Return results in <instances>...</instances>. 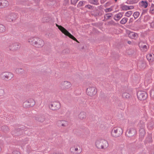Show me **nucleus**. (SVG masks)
<instances>
[{
    "label": "nucleus",
    "instance_id": "f257e3e1",
    "mask_svg": "<svg viewBox=\"0 0 154 154\" xmlns=\"http://www.w3.org/2000/svg\"><path fill=\"white\" fill-rule=\"evenodd\" d=\"M28 42L36 48H40L43 47L45 44L42 39L36 37H32L28 39Z\"/></svg>",
    "mask_w": 154,
    "mask_h": 154
},
{
    "label": "nucleus",
    "instance_id": "f03ea898",
    "mask_svg": "<svg viewBox=\"0 0 154 154\" xmlns=\"http://www.w3.org/2000/svg\"><path fill=\"white\" fill-rule=\"evenodd\" d=\"M95 144L97 149L103 150L107 149L109 146L108 141L104 139L97 140L95 142Z\"/></svg>",
    "mask_w": 154,
    "mask_h": 154
},
{
    "label": "nucleus",
    "instance_id": "7ed1b4c3",
    "mask_svg": "<svg viewBox=\"0 0 154 154\" xmlns=\"http://www.w3.org/2000/svg\"><path fill=\"white\" fill-rule=\"evenodd\" d=\"M123 130L120 127H113L111 131V136L115 137H117L120 136L123 133Z\"/></svg>",
    "mask_w": 154,
    "mask_h": 154
},
{
    "label": "nucleus",
    "instance_id": "20e7f679",
    "mask_svg": "<svg viewBox=\"0 0 154 154\" xmlns=\"http://www.w3.org/2000/svg\"><path fill=\"white\" fill-rule=\"evenodd\" d=\"M57 26L58 27V28L61 31V32L63 33L65 35L68 36L71 38L72 39L76 41V42H78V40L76 39L69 32H68L65 28L61 26H59L56 24Z\"/></svg>",
    "mask_w": 154,
    "mask_h": 154
},
{
    "label": "nucleus",
    "instance_id": "39448f33",
    "mask_svg": "<svg viewBox=\"0 0 154 154\" xmlns=\"http://www.w3.org/2000/svg\"><path fill=\"white\" fill-rule=\"evenodd\" d=\"M13 76V75L12 73L6 71L2 72L0 74V78L5 80L11 79Z\"/></svg>",
    "mask_w": 154,
    "mask_h": 154
},
{
    "label": "nucleus",
    "instance_id": "423d86ee",
    "mask_svg": "<svg viewBox=\"0 0 154 154\" xmlns=\"http://www.w3.org/2000/svg\"><path fill=\"white\" fill-rule=\"evenodd\" d=\"M9 50L15 51L20 49L21 47L20 44L18 42H15L12 44H8L7 45Z\"/></svg>",
    "mask_w": 154,
    "mask_h": 154
},
{
    "label": "nucleus",
    "instance_id": "0eeeda50",
    "mask_svg": "<svg viewBox=\"0 0 154 154\" xmlns=\"http://www.w3.org/2000/svg\"><path fill=\"white\" fill-rule=\"evenodd\" d=\"M35 104V102L34 100L32 98H29L23 103V106L25 108H27L34 106Z\"/></svg>",
    "mask_w": 154,
    "mask_h": 154
},
{
    "label": "nucleus",
    "instance_id": "6e6552de",
    "mask_svg": "<svg viewBox=\"0 0 154 154\" xmlns=\"http://www.w3.org/2000/svg\"><path fill=\"white\" fill-rule=\"evenodd\" d=\"M97 90L94 87H89L86 90V93L87 95L91 97H92L97 94Z\"/></svg>",
    "mask_w": 154,
    "mask_h": 154
},
{
    "label": "nucleus",
    "instance_id": "1a4fd4ad",
    "mask_svg": "<svg viewBox=\"0 0 154 154\" xmlns=\"http://www.w3.org/2000/svg\"><path fill=\"white\" fill-rule=\"evenodd\" d=\"M72 86V84L68 81H62L60 83L59 87L62 90H67L69 89Z\"/></svg>",
    "mask_w": 154,
    "mask_h": 154
},
{
    "label": "nucleus",
    "instance_id": "9d476101",
    "mask_svg": "<svg viewBox=\"0 0 154 154\" xmlns=\"http://www.w3.org/2000/svg\"><path fill=\"white\" fill-rule=\"evenodd\" d=\"M138 98L140 100H144L146 99L147 94L146 92L144 91H139L137 93Z\"/></svg>",
    "mask_w": 154,
    "mask_h": 154
},
{
    "label": "nucleus",
    "instance_id": "9b49d317",
    "mask_svg": "<svg viewBox=\"0 0 154 154\" xmlns=\"http://www.w3.org/2000/svg\"><path fill=\"white\" fill-rule=\"evenodd\" d=\"M49 108L52 110L55 111L59 109L60 107V103L58 102L52 103L49 105Z\"/></svg>",
    "mask_w": 154,
    "mask_h": 154
},
{
    "label": "nucleus",
    "instance_id": "f8f14e48",
    "mask_svg": "<svg viewBox=\"0 0 154 154\" xmlns=\"http://www.w3.org/2000/svg\"><path fill=\"white\" fill-rule=\"evenodd\" d=\"M17 17V13H12L8 15L6 20L9 22H12L15 21Z\"/></svg>",
    "mask_w": 154,
    "mask_h": 154
},
{
    "label": "nucleus",
    "instance_id": "ddd939ff",
    "mask_svg": "<svg viewBox=\"0 0 154 154\" xmlns=\"http://www.w3.org/2000/svg\"><path fill=\"white\" fill-rule=\"evenodd\" d=\"M80 148L79 146H73L70 148V151L74 154H77L80 153L81 151Z\"/></svg>",
    "mask_w": 154,
    "mask_h": 154
},
{
    "label": "nucleus",
    "instance_id": "4468645a",
    "mask_svg": "<svg viewBox=\"0 0 154 154\" xmlns=\"http://www.w3.org/2000/svg\"><path fill=\"white\" fill-rule=\"evenodd\" d=\"M56 125L59 127L63 128L68 126V122L64 120H58L57 122Z\"/></svg>",
    "mask_w": 154,
    "mask_h": 154
},
{
    "label": "nucleus",
    "instance_id": "2eb2a0df",
    "mask_svg": "<svg viewBox=\"0 0 154 154\" xmlns=\"http://www.w3.org/2000/svg\"><path fill=\"white\" fill-rule=\"evenodd\" d=\"M35 120L40 122H43L45 120V116L43 115H38L34 117Z\"/></svg>",
    "mask_w": 154,
    "mask_h": 154
},
{
    "label": "nucleus",
    "instance_id": "dca6fc26",
    "mask_svg": "<svg viewBox=\"0 0 154 154\" xmlns=\"http://www.w3.org/2000/svg\"><path fill=\"white\" fill-rule=\"evenodd\" d=\"M9 5V2L7 0H0V9L7 7Z\"/></svg>",
    "mask_w": 154,
    "mask_h": 154
},
{
    "label": "nucleus",
    "instance_id": "f3484780",
    "mask_svg": "<svg viewBox=\"0 0 154 154\" xmlns=\"http://www.w3.org/2000/svg\"><path fill=\"white\" fill-rule=\"evenodd\" d=\"M121 8L123 11H127L129 10H132L134 8V7L133 6H128L123 5H120Z\"/></svg>",
    "mask_w": 154,
    "mask_h": 154
},
{
    "label": "nucleus",
    "instance_id": "a211bd4d",
    "mask_svg": "<svg viewBox=\"0 0 154 154\" xmlns=\"http://www.w3.org/2000/svg\"><path fill=\"white\" fill-rule=\"evenodd\" d=\"M144 124H143L139 130V132L140 136L141 137H143L145 135V131L144 129Z\"/></svg>",
    "mask_w": 154,
    "mask_h": 154
},
{
    "label": "nucleus",
    "instance_id": "6ab92c4d",
    "mask_svg": "<svg viewBox=\"0 0 154 154\" xmlns=\"http://www.w3.org/2000/svg\"><path fill=\"white\" fill-rule=\"evenodd\" d=\"M136 133V130L133 128H130L128 132V136L131 137L135 135Z\"/></svg>",
    "mask_w": 154,
    "mask_h": 154
},
{
    "label": "nucleus",
    "instance_id": "aec40b11",
    "mask_svg": "<svg viewBox=\"0 0 154 154\" xmlns=\"http://www.w3.org/2000/svg\"><path fill=\"white\" fill-rule=\"evenodd\" d=\"M123 14L121 12H119L115 14L114 17V19L116 21H118L122 17Z\"/></svg>",
    "mask_w": 154,
    "mask_h": 154
},
{
    "label": "nucleus",
    "instance_id": "412c9836",
    "mask_svg": "<svg viewBox=\"0 0 154 154\" xmlns=\"http://www.w3.org/2000/svg\"><path fill=\"white\" fill-rule=\"evenodd\" d=\"M139 5L141 7L146 8L148 6V3L146 1H142L140 2Z\"/></svg>",
    "mask_w": 154,
    "mask_h": 154
},
{
    "label": "nucleus",
    "instance_id": "4be33fe9",
    "mask_svg": "<svg viewBox=\"0 0 154 154\" xmlns=\"http://www.w3.org/2000/svg\"><path fill=\"white\" fill-rule=\"evenodd\" d=\"M79 118L81 120H83L86 118V113L84 112H81L79 115Z\"/></svg>",
    "mask_w": 154,
    "mask_h": 154
},
{
    "label": "nucleus",
    "instance_id": "5701e85b",
    "mask_svg": "<svg viewBox=\"0 0 154 154\" xmlns=\"http://www.w3.org/2000/svg\"><path fill=\"white\" fill-rule=\"evenodd\" d=\"M128 36L131 38L135 39L137 37L138 35L135 32H131L128 34Z\"/></svg>",
    "mask_w": 154,
    "mask_h": 154
},
{
    "label": "nucleus",
    "instance_id": "b1692460",
    "mask_svg": "<svg viewBox=\"0 0 154 154\" xmlns=\"http://www.w3.org/2000/svg\"><path fill=\"white\" fill-rule=\"evenodd\" d=\"M146 57L149 61L152 62L153 60L154 55L152 54H148Z\"/></svg>",
    "mask_w": 154,
    "mask_h": 154
},
{
    "label": "nucleus",
    "instance_id": "393cba45",
    "mask_svg": "<svg viewBox=\"0 0 154 154\" xmlns=\"http://www.w3.org/2000/svg\"><path fill=\"white\" fill-rule=\"evenodd\" d=\"M139 47L141 50L143 51H146L147 50V47L146 45L139 44Z\"/></svg>",
    "mask_w": 154,
    "mask_h": 154
},
{
    "label": "nucleus",
    "instance_id": "a878e982",
    "mask_svg": "<svg viewBox=\"0 0 154 154\" xmlns=\"http://www.w3.org/2000/svg\"><path fill=\"white\" fill-rule=\"evenodd\" d=\"M1 129L3 131L5 132H7L9 130V129L8 126H3L1 128Z\"/></svg>",
    "mask_w": 154,
    "mask_h": 154
},
{
    "label": "nucleus",
    "instance_id": "bb28decb",
    "mask_svg": "<svg viewBox=\"0 0 154 154\" xmlns=\"http://www.w3.org/2000/svg\"><path fill=\"white\" fill-rule=\"evenodd\" d=\"M128 19L126 17L123 18L120 21V23L122 24H124L127 22Z\"/></svg>",
    "mask_w": 154,
    "mask_h": 154
},
{
    "label": "nucleus",
    "instance_id": "cd10ccee",
    "mask_svg": "<svg viewBox=\"0 0 154 154\" xmlns=\"http://www.w3.org/2000/svg\"><path fill=\"white\" fill-rule=\"evenodd\" d=\"M113 15L112 13H109L105 14L104 15V18L106 20H108L110 19Z\"/></svg>",
    "mask_w": 154,
    "mask_h": 154
},
{
    "label": "nucleus",
    "instance_id": "c85d7f7f",
    "mask_svg": "<svg viewBox=\"0 0 154 154\" xmlns=\"http://www.w3.org/2000/svg\"><path fill=\"white\" fill-rule=\"evenodd\" d=\"M5 30V27L4 26L0 24V33L4 32Z\"/></svg>",
    "mask_w": 154,
    "mask_h": 154
},
{
    "label": "nucleus",
    "instance_id": "c756f323",
    "mask_svg": "<svg viewBox=\"0 0 154 154\" xmlns=\"http://www.w3.org/2000/svg\"><path fill=\"white\" fill-rule=\"evenodd\" d=\"M130 96V94L126 92L122 94V97L124 98H128Z\"/></svg>",
    "mask_w": 154,
    "mask_h": 154
},
{
    "label": "nucleus",
    "instance_id": "7c9ffc66",
    "mask_svg": "<svg viewBox=\"0 0 154 154\" xmlns=\"http://www.w3.org/2000/svg\"><path fill=\"white\" fill-rule=\"evenodd\" d=\"M133 12L132 11H129L126 12L125 14V16L129 17L132 14Z\"/></svg>",
    "mask_w": 154,
    "mask_h": 154
},
{
    "label": "nucleus",
    "instance_id": "2f4dec72",
    "mask_svg": "<svg viewBox=\"0 0 154 154\" xmlns=\"http://www.w3.org/2000/svg\"><path fill=\"white\" fill-rule=\"evenodd\" d=\"M140 13L137 11L134 12L133 14V16H134V19H137L139 16Z\"/></svg>",
    "mask_w": 154,
    "mask_h": 154
},
{
    "label": "nucleus",
    "instance_id": "473e14b6",
    "mask_svg": "<svg viewBox=\"0 0 154 154\" xmlns=\"http://www.w3.org/2000/svg\"><path fill=\"white\" fill-rule=\"evenodd\" d=\"M150 12L152 14H154V5L152 4L150 8Z\"/></svg>",
    "mask_w": 154,
    "mask_h": 154
},
{
    "label": "nucleus",
    "instance_id": "72a5a7b5",
    "mask_svg": "<svg viewBox=\"0 0 154 154\" xmlns=\"http://www.w3.org/2000/svg\"><path fill=\"white\" fill-rule=\"evenodd\" d=\"M85 2V1H80L78 5V6L81 7L83 6Z\"/></svg>",
    "mask_w": 154,
    "mask_h": 154
},
{
    "label": "nucleus",
    "instance_id": "f704fd0d",
    "mask_svg": "<svg viewBox=\"0 0 154 154\" xmlns=\"http://www.w3.org/2000/svg\"><path fill=\"white\" fill-rule=\"evenodd\" d=\"M150 95L151 97H154V89L151 90L150 91Z\"/></svg>",
    "mask_w": 154,
    "mask_h": 154
},
{
    "label": "nucleus",
    "instance_id": "c9c22d12",
    "mask_svg": "<svg viewBox=\"0 0 154 154\" xmlns=\"http://www.w3.org/2000/svg\"><path fill=\"white\" fill-rule=\"evenodd\" d=\"M16 70L17 72L20 73H22L24 71L23 69L21 68H18Z\"/></svg>",
    "mask_w": 154,
    "mask_h": 154
},
{
    "label": "nucleus",
    "instance_id": "e433bc0d",
    "mask_svg": "<svg viewBox=\"0 0 154 154\" xmlns=\"http://www.w3.org/2000/svg\"><path fill=\"white\" fill-rule=\"evenodd\" d=\"M89 2L92 4L96 5L97 4V0H90Z\"/></svg>",
    "mask_w": 154,
    "mask_h": 154
},
{
    "label": "nucleus",
    "instance_id": "4c0bfd02",
    "mask_svg": "<svg viewBox=\"0 0 154 154\" xmlns=\"http://www.w3.org/2000/svg\"><path fill=\"white\" fill-rule=\"evenodd\" d=\"M4 94V91L3 89H0V97L3 96Z\"/></svg>",
    "mask_w": 154,
    "mask_h": 154
},
{
    "label": "nucleus",
    "instance_id": "58836bf2",
    "mask_svg": "<svg viewBox=\"0 0 154 154\" xmlns=\"http://www.w3.org/2000/svg\"><path fill=\"white\" fill-rule=\"evenodd\" d=\"M49 18L48 17H44L42 19V21L44 22H46L48 21Z\"/></svg>",
    "mask_w": 154,
    "mask_h": 154
},
{
    "label": "nucleus",
    "instance_id": "ea45409f",
    "mask_svg": "<svg viewBox=\"0 0 154 154\" xmlns=\"http://www.w3.org/2000/svg\"><path fill=\"white\" fill-rule=\"evenodd\" d=\"M112 8H108L105 9L104 10L106 12H110V11H112Z\"/></svg>",
    "mask_w": 154,
    "mask_h": 154
},
{
    "label": "nucleus",
    "instance_id": "a19ab883",
    "mask_svg": "<svg viewBox=\"0 0 154 154\" xmlns=\"http://www.w3.org/2000/svg\"><path fill=\"white\" fill-rule=\"evenodd\" d=\"M150 109L151 110L152 112H154V104L153 105H151L150 107Z\"/></svg>",
    "mask_w": 154,
    "mask_h": 154
},
{
    "label": "nucleus",
    "instance_id": "79ce46f5",
    "mask_svg": "<svg viewBox=\"0 0 154 154\" xmlns=\"http://www.w3.org/2000/svg\"><path fill=\"white\" fill-rule=\"evenodd\" d=\"M78 1V0H71V3L73 5H75Z\"/></svg>",
    "mask_w": 154,
    "mask_h": 154
},
{
    "label": "nucleus",
    "instance_id": "37998d69",
    "mask_svg": "<svg viewBox=\"0 0 154 154\" xmlns=\"http://www.w3.org/2000/svg\"><path fill=\"white\" fill-rule=\"evenodd\" d=\"M85 7L86 8H88L89 9H92V6L90 5H85Z\"/></svg>",
    "mask_w": 154,
    "mask_h": 154
},
{
    "label": "nucleus",
    "instance_id": "c03bdc74",
    "mask_svg": "<svg viewBox=\"0 0 154 154\" xmlns=\"http://www.w3.org/2000/svg\"><path fill=\"white\" fill-rule=\"evenodd\" d=\"M146 66V64L145 63H142V65L141 66V67L142 68V69H144Z\"/></svg>",
    "mask_w": 154,
    "mask_h": 154
},
{
    "label": "nucleus",
    "instance_id": "a18cd8bd",
    "mask_svg": "<svg viewBox=\"0 0 154 154\" xmlns=\"http://www.w3.org/2000/svg\"><path fill=\"white\" fill-rule=\"evenodd\" d=\"M13 154H20V152L17 151H14L13 152Z\"/></svg>",
    "mask_w": 154,
    "mask_h": 154
},
{
    "label": "nucleus",
    "instance_id": "49530a36",
    "mask_svg": "<svg viewBox=\"0 0 154 154\" xmlns=\"http://www.w3.org/2000/svg\"><path fill=\"white\" fill-rule=\"evenodd\" d=\"M134 21V19L133 18H131L129 20V23H132Z\"/></svg>",
    "mask_w": 154,
    "mask_h": 154
},
{
    "label": "nucleus",
    "instance_id": "de8ad7c7",
    "mask_svg": "<svg viewBox=\"0 0 154 154\" xmlns=\"http://www.w3.org/2000/svg\"><path fill=\"white\" fill-rule=\"evenodd\" d=\"M128 43L129 44H131V42L130 41H128Z\"/></svg>",
    "mask_w": 154,
    "mask_h": 154
},
{
    "label": "nucleus",
    "instance_id": "09e8293b",
    "mask_svg": "<svg viewBox=\"0 0 154 154\" xmlns=\"http://www.w3.org/2000/svg\"><path fill=\"white\" fill-rule=\"evenodd\" d=\"M55 154H63L61 153H56Z\"/></svg>",
    "mask_w": 154,
    "mask_h": 154
},
{
    "label": "nucleus",
    "instance_id": "8fccbe9b",
    "mask_svg": "<svg viewBox=\"0 0 154 154\" xmlns=\"http://www.w3.org/2000/svg\"><path fill=\"white\" fill-rule=\"evenodd\" d=\"M2 150V148L0 146V152Z\"/></svg>",
    "mask_w": 154,
    "mask_h": 154
},
{
    "label": "nucleus",
    "instance_id": "3c124183",
    "mask_svg": "<svg viewBox=\"0 0 154 154\" xmlns=\"http://www.w3.org/2000/svg\"><path fill=\"white\" fill-rule=\"evenodd\" d=\"M116 2L117 1V0H115Z\"/></svg>",
    "mask_w": 154,
    "mask_h": 154
},
{
    "label": "nucleus",
    "instance_id": "603ef678",
    "mask_svg": "<svg viewBox=\"0 0 154 154\" xmlns=\"http://www.w3.org/2000/svg\"><path fill=\"white\" fill-rule=\"evenodd\" d=\"M67 51H68V52H69V51L68 50H67Z\"/></svg>",
    "mask_w": 154,
    "mask_h": 154
}]
</instances>
